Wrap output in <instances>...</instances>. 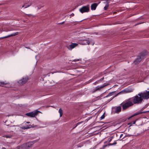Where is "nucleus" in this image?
I'll return each mask as SVG.
<instances>
[{
	"instance_id": "nucleus-27",
	"label": "nucleus",
	"mask_w": 149,
	"mask_h": 149,
	"mask_svg": "<svg viewBox=\"0 0 149 149\" xmlns=\"http://www.w3.org/2000/svg\"><path fill=\"white\" fill-rule=\"evenodd\" d=\"M105 113L101 116V117H100V120H101L102 119H103L104 118V117H105V116H104V114Z\"/></svg>"
},
{
	"instance_id": "nucleus-6",
	"label": "nucleus",
	"mask_w": 149,
	"mask_h": 149,
	"mask_svg": "<svg viewBox=\"0 0 149 149\" xmlns=\"http://www.w3.org/2000/svg\"><path fill=\"white\" fill-rule=\"evenodd\" d=\"M79 11L82 13L85 12H88L89 11V5L82 6L79 9Z\"/></svg>"
},
{
	"instance_id": "nucleus-15",
	"label": "nucleus",
	"mask_w": 149,
	"mask_h": 149,
	"mask_svg": "<svg viewBox=\"0 0 149 149\" xmlns=\"http://www.w3.org/2000/svg\"><path fill=\"white\" fill-rule=\"evenodd\" d=\"M98 4L96 3H93L91 4V10H95L96 9Z\"/></svg>"
},
{
	"instance_id": "nucleus-41",
	"label": "nucleus",
	"mask_w": 149,
	"mask_h": 149,
	"mask_svg": "<svg viewBox=\"0 0 149 149\" xmlns=\"http://www.w3.org/2000/svg\"><path fill=\"white\" fill-rule=\"evenodd\" d=\"M2 149H6V148L5 147H2Z\"/></svg>"
},
{
	"instance_id": "nucleus-29",
	"label": "nucleus",
	"mask_w": 149,
	"mask_h": 149,
	"mask_svg": "<svg viewBox=\"0 0 149 149\" xmlns=\"http://www.w3.org/2000/svg\"><path fill=\"white\" fill-rule=\"evenodd\" d=\"M81 59L80 58V59H77L74 60H73V61L75 62L76 61H81Z\"/></svg>"
},
{
	"instance_id": "nucleus-28",
	"label": "nucleus",
	"mask_w": 149,
	"mask_h": 149,
	"mask_svg": "<svg viewBox=\"0 0 149 149\" xmlns=\"http://www.w3.org/2000/svg\"><path fill=\"white\" fill-rule=\"evenodd\" d=\"M113 137H111L110 138H109L108 139V141L109 142H110L112 140Z\"/></svg>"
},
{
	"instance_id": "nucleus-11",
	"label": "nucleus",
	"mask_w": 149,
	"mask_h": 149,
	"mask_svg": "<svg viewBox=\"0 0 149 149\" xmlns=\"http://www.w3.org/2000/svg\"><path fill=\"white\" fill-rule=\"evenodd\" d=\"M149 112V111H141L140 110L139 111H138L135 113L134 114L132 115L131 116L128 118V119H130V118H131L132 117H133L134 116H135L137 115H139V114H142V113H147V112Z\"/></svg>"
},
{
	"instance_id": "nucleus-21",
	"label": "nucleus",
	"mask_w": 149,
	"mask_h": 149,
	"mask_svg": "<svg viewBox=\"0 0 149 149\" xmlns=\"http://www.w3.org/2000/svg\"><path fill=\"white\" fill-rule=\"evenodd\" d=\"M12 136L11 135H4L3 136V137H6L7 138H11Z\"/></svg>"
},
{
	"instance_id": "nucleus-44",
	"label": "nucleus",
	"mask_w": 149,
	"mask_h": 149,
	"mask_svg": "<svg viewBox=\"0 0 149 149\" xmlns=\"http://www.w3.org/2000/svg\"><path fill=\"white\" fill-rule=\"evenodd\" d=\"M135 121H134V122L133 124H135Z\"/></svg>"
},
{
	"instance_id": "nucleus-31",
	"label": "nucleus",
	"mask_w": 149,
	"mask_h": 149,
	"mask_svg": "<svg viewBox=\"0 0 149 149\" xmlns=\"http://www.w3.org/2000/svg\"><path fill=\"white\" fill-rule=\"evenodd\" d=\"M74 15V14L73 13H72V14H70V18L71 17V16H73Z\"/></svg>"
},
{
	"instance_id": "nucleus-13",
	"label": "nucleus",
	"mask_w": 149,
	"mask_h": 149,
	"mask_svg": "<svg viewBox=\"0 0 149 149\" xmlns=\"http://www.w3.org/2000/svg\"><path fill=\"white\" fill-rule=\"evenodd\" d=\"M108 84H106L105 85H102L100 86V87H99V86H98L96 87L95 88V89L93 91V93H95L98 90H100L102 88H103L105 87V86H107Z\"/></svg>"
},
{
	"instance_id": "nucleus-20",
	"label": "nucleus",
	"mask_w": 149,
	"mask_h": 149,
	"mask_svg": "<svg viewBox=\"0 0 149 149\" xmlns=\"http://www.w3.org/2000/svg\"><path fill=\"white\" fill-rule=\"evenodd\" d=\"M8 84V83L4 82H0V86H3L2 85H6Z\"/></svg>"
},
{
	"instance_id": "nucleus-26",
	"label": "nucleus",
	"mask_w": 149,
	"mask_h": 149,
	"mask_svg": "<svg viewBox=\"0 0 149 149\" xmlns=\"http://www.w3.org/2000/svg\"><path fill=\"white\" fill-rule=\"evenodd\" d=\"M26 127H27V129H29L31 127H33V126H32V125H27L26 126Z\"/></svg>"
},
{
	"instance_id": "nucleus-46",
	"label": "nucleus",
	"mask_w": 149,
	"mask_h": 149,
	"mask_svg": "<svg viewBox=\"0 0 149 149\" xmlns=\"http://www.w3.org/2000/svg\"><path fill=\"white\" fill-rule=\"evenodd\" d=\"M116 13V12H115L114 13Z\"/></svg>"
},
{
	"instance_id": "nucleus-5",
	"label": "nucleus",
	"mask_w": 149,
	"mask_h": 149,
	"mask_svg": "<svg viewBox=\"0 0 149 149\" xmlns=\"http://www.w3.org/2000/svg\"><path fill=\"white\" fill-rule=\"evenodd\" d=\"M138 95L141 96L143 99H148L149 98V91H146L145 92L139 93Z\"/></svg>"
},
{
	"instance_id": "nucleus-24",
	"label": "nucleus",
	"mask_w": 149,
	"mask_h": 149,
	"mask_svg": "<svg viewBox=\"0 0 149 149\" xmlns=\"http://www.w3.org/2000/svg\"><path fill=\"white\" fill-rule=\"evenodd\" d=\"M115 92V91H114L111 92H110L108 94V95H109V96H112L113 95V94Z\"/></svg>"
},
{
	"instance_id": "nucleus-9",
	"label": "nucleus",
	"mask_w": 149,
	"mask_h": 149,
	"mask_svg": "<svg viewBox=\"0 0 149 149\" xmlns=\"http://www.w3.org/2000/svg\"><path fill=\"white\" fill-rule=\"evenodd\" d=\"M35 142L34 141H31L24 143L22 144V147L24 149L30 148L34 143Z\"/></svg>"
},
{
	"instance_id": "nucleus-30",
	"label": "nucleus",
	"mask_w": 149,
	"mask_h": 149,
	"mask_svg": "<svg viewBox=\"0 0 149 149\" xmlns=\"http://www.w3.org/2000/svg\"><path fill=\"white\" fill-rule=\"evenodd\" d=\"M21 128L24 130L27 129V127H26L24 126L22 127H21Z\"/></svg>"
},
{
	"instance_id": "nucleus-40",
	"label": "nucleus",
	"mask_w": 149,
	"mask_h": 149,
	"mask_svg": "<svg viewBox=\"0 0 149 149\" xmlns=\"http://www.w3.org/2000/svg\"><path fill=\"white\" fill-rule=\"evenodd\" d=\"M98 122L99 123H103V122Z\"/></svg>"
},
{
	"instance_id": "nucleus-45",
	"label": "nucleus",
	"mask_w": 149,
	"mask_h": 149,
	"mask_svg": "<svg viewBox=\"0 0 149 149\" xmlns=\"http://www.w3.org/2000/svg\"><path fill=\"white\" fill-rule=\"evenodd\" d=\"M82 21V20H81V21H78V22H81V21Z\"/></svg>"
},
{
	"instance_id": "nucleus-43",
	"label": "nucleus",
	"mask_w": 149,
	"mask_h": 149,
	"mask_svg": "<svg viewBox=\"0 0 149 149\" xmlns=\"http://www.w3.org/2000/svg\"><path fill=\"white\" fill-rule=\"evenodd\" d=\"M25 48H27V49H30V48H29L28 47H25Z\"/></svg>"
},
{
	"instance_id": "nucleus-14",
	"label": "nucleus",
	"mask_w": 149,
	"mask_h": 149,
	"mask_svg": "<svg viewBox=\"0 0 149 149\" xmlns=\"http://www.w3.org/2000/svg\"><path fill=\"white\" fill-rule=\"evenodd\" d=\"M19 32H16L15 33H13L10 35H8V36H5V37H2V38H8V37H11V36H16V35H18L19 34Z\"/></svg>"
},
{
	"instance_id": "nucleus-16",
	"label": "nucleus",
	"mask_w": 149,
	"mask_h": 149,
	"mask_svg": "<svg viewBox=\"0 0 149 149\" xmlns=\"http://www.w3.org/2000/svg\"><path fill=\"white\" fill-rule=\"evenodd\" d=\"M121 111V107L120 106H118L115 108V113H118Z\"/></svg>"
},
{
	"instance_id": "nucleus-10",
	"label": "nucleus",
	"mask_w": 149,
	"mask_h": 149,
	"mask_svg": "<svg viewBox=\"0 0 149 149\" xmlns=\"http://www.w3.org/2000/svg\"><path fill=\"white\" fill-rule=\"evenodd\" d=\"M78 43L81 45H89L90 43L89 41L87 40H78Z\"/></svg>"
},
{
	"instance_id": "nucleus-1",
	"label": "nucleus",
	"mask_w": 149,
	"mask_h": 149,
	"mask_svg": "<svg viewBox=\"0 0 149 149\" xmlns=\"http://www.w3.org/2000/svg\"><path fill=\"white\" fill-rule=\"evenodd\" d=\"M143 99L141 96H139L138 95L130 98V100H132L133 105L134 104H141L143 101Z\"/></svg>"
},
{
	"instance_id": "nucleus-36",
	"label": "nucleus",
	"mask_w": 149,
	"mask_h": 149,
	"mask_svg": "<svg viewBox=\"0 0 149 149\" xmlns=\"http://www.w3.org/2000/svg\"><path fill=\"white\" fill-rule=\"evenodd\" d=\"M64 22H63L61 23H58V24H63L64 23Z\"/></svg>"
},
{
	"instance_id": "nucleus-35",
	"label": "nucleus",
	"mask_w": 149,
	"mask_h": 149,
	"mask_svg": "<svg viewBox=\"0 0 149 149\" xmlns=\"http://www.w3.org/2000/svg\"><path fill=\"white\" fill-rule=\"evenodd\" d=\"M28 15L29 17H30L31 16H33V15L31 14H28Z\"/></svg>"
},
{
	"instance_id": "nucleus-3",
	"label": "nucleus",
	"mask_w": 149,
	"mask_h": 149,
	"mask_svg": "<svg viewBox=\"0 0 149 149\" xmlns=\"http://www.w3.org/2000/svg\"><path fill=\"white\" fill-rule=\"evenodd\" d=\"M133 105V103L132 100H130V99L128 100L124 104H122V107L123 110H125L128 107L132 106Z\"/></svg>"
},
{
	"instance_id": "nucleus-32",
	"label": "nucleus",
	"mask_w": 149,
	"mask_h": 149,
	"mask_svg": "<svg viewBox=\"0 0 149 149\" xmlns=\"http://www.w3.org/2000/svg\"><path fill=\"white\" fill-rule=\"evenodd\" d=\"M104 79V77H103V78H101L100 80H98V81H102Z\"/></svg>"
},
{
	"instance_id": "nucleus-8",
	"label": "nucleus",
	"mask_w": 149,
	"mask_h": 149,
	"mask_svg": "<svg viewBox=\"0 0 149 149\" xmlns=\"http://www.w3.org/2000/svg\"><path fill=\"white\" fill-rule=\"evenodd\" d=\"M133 91V89L131 88H126L125 89L121 91L120 92L118 93H117L115 97H116L119 94L121 93H129L132 92Z\"/></svg>"
},
{
	"instance_id": "nucleus-47",
	"label": "nucleus",
	"mask_w": 149,
	"mask_h": 149,
	"mask_svg": "<svg viewBox=\"0 0 149 149\" xmlns=\"http://www.w3.org/2000/svg\"><path fill=\"white\" fill-rule=\"evenodd\" d=\"M100 149H103V148H100Z\"/></svg>"
},
{
	"instance_id": "nucleus-50",
	"label": "nucleus",
	"mask_w": 149,
	"mask_h": 149,
	"mask_svg": "<svg viewBox=\"0 0 149 149\" xmlns=\"http://www.w3.org/2000/svg\"><path fill=\"white\" fill-rule=\"evenodd\" d=\"M148 90H149V89H148Z\"/></svg>"
},
{
	"instance_id": "nucleus-23",
	"label": "nucleus",
	"mask_w": 149,
	"mask_h": 149,
	"mask_svg": "<svg viewBox=\"0 0 149 149\" xmlns=\"http://www.w3.org/2000/svg\"><path fill=\"white\" fill-rule=\"evenodd\" d=\"M82 123V122H80L79 123H77L74 126V127H73V128H72V129L75 128H76L78 125H79L80 123Z\"/></svg>"
},
{
	"instance_id": "nucleus-4",
	"label": "nucleus",
	"mask_w": 149,
	"mask_h": 149,
	"mask_svg": "<svg viewBox=\"0 0 149 149\" xmlns=\"http://www.w3.org/2000/svg\"><path fill=\"white\" fill-rule=\"evenodd\" d=\"M29 79V78L28 76L23 77L17 82L18 85L19 86L23 85L27 82Z\"/></svg>"
},
{
	"instance_id": "nucleus-22",
	"label": "nucleus",
	"mask_w": 149,
	"mask_h": 149,
	"mask_svg": "<svg viewBox=\"0 0 149 149\" xmlns=\"http://www.w3.org/2000/svg\"><path fill=\"white\" fill-rule=\"evenodd\" d=\"M22 144L19 146H18L16 147L17 149H24V148H23V147H22Z\"/></svg>"
},
{
	"instance_id": "nucleus-25",
	"label": "nucleus",
	"mask_w": 149,
	"mask_h": 149,
	"mask_svg": "<svg viewBox=\"0 0 149 149\" xmlns=\"http://www.w3.org/2000/svg\"><path fill=\"white\" fill-rule=\"evenodd\" d=\"M109 6V5L107 3V5H106L104 7V10H107V9L108 8Z\"/></svg>"
},
{
	"instance_id": "nucleus-17",
	"label": "nucleus",
	"mask_w": 149,
	"mask_h": 149,
	"mask_svg": "<svg viewBox=\"0 0 149 149\" xmlns=\"http://www.w3.org/2000/svg\"><path fill=\"white\" fill-rule=\"evenodd\" d=\"M116 144H117V142H116L115 141V142H113L112 143H109L107 145H104L103 146V149H104V148L105 147H107L108 146H113V145H115Z\"/></svg>"
},
{
	"instance_id": "nucleus-34",
	"label": "nucleus",
	"mask_w": 149,
	"mask_h": 149,
	"mask_svg": "<svg viewBox=\"0 0 149 149\" xmlns=\"http://www.w3.org/2000/svg\"><path fill=\"white\" fill-rule=\"evenodd\" d=\"M42 6H38V8L39 9H40L41 7H42Z\"/></svg>"
},
{
	"instance_id": "nucleus-37",
	"label": "nucleus",
	"mask_w": 149,
	"mask_h": 149,
	"mask_svg": "<svg viewBox=\"0 0 149 149\" xmlns=\"http://www.w3.org/2000/svg\"><path fill=\"white\" fill-rule=\"evenodd\" d=\"M100 81H98H98H96V82L95 83V84H98V82H100Z\"/></svg>"
},
{
	"instance_id": "nucleus-7",
	"label": "nucleus",
	"mask_w": 149,
	"mask_h": 149,
	"mask_svg": "<svg viewBox=\"0 0 149 149\" xmlns=\"http://www.w3.org/2000/svg\"><path fill=\"white\" fill-rule=\"evenodd\" d=\"M40 111L37 110H36L30 112L25 114V115L27 116L31 117H35L37 115L38 112Z\"/></svg>"
},
{
	"instance_id": "nucleus-12",
	"label": "nucleus",
	"mask_w": 149,
	"mask_h": 149,
	"mask_svg": "<svg viewBox=\"0 0 149 149\" xmlns=\"http://www.w3.org/2000/svg\"><path fill=\"white\" fill-rule=\"evenodd\" d=\"M78 45V44L77 43L71 42V44L68 47V48L69 49H72L77 46Z\"/></svg>"
},
{
	"instance_id": "nucleus-39",
	"label": "nucleus",
	"mask_w": 149,
	"mask_h": 149,
	"mask_svg": "<svg viewBox=\"0 0 149 149\" xmlns=\"http://www.w3.org/2000/svg\"><path fill=\"white\" fill-rule=\"evenodd\" d=\"M26 123L27 124H29L30 123V122H26Z\"/></svg>"
},
{
	"instance_id": "nucleus-2",
	"label": "nucleus",
	"mask_w": 149,
	"mask_h": 149,
	"mask_svg": "<svg viewBox=\"0 0 149 149\" xmlns=\"http://www.w3.org/2000/svg\"><path fill=\"white\" fill-rule=\"evenodd\" d=\"M146 51H144L142 53L140 56H138L135 60L134 61L133 63L136 65L138 64L143 58L144 56L147 54Z\"/></svg>"
},
{
	"instance_id": "nucleus-19",
	"label": "nucleus",
	"mask_w": 149,
	"mask_h": 149,
	"mask_svg": "<svg viewBox=\"0 0 149 149\" xmlns=\"http://www.w3.org/2000/svg\"><path fill=\"white\" fill-rule=\"evenodd\" d=\"M58 112L60 113V117H61L63 114V111L62 109L61 108H60Z\"/></svg>"
},
{
	"instance_id": "nucleus-49",
	"label": "nucleus",
	"mask_w": 149,
	"mask_h": 149,
	"mask_svg": "<svg viewBox=\"0 0 149 149\" xmlns=\"http://www.w3.org/2000/svg\"><path fill=\"white\" fill-rule=\"evenodd\" d=\"M5 87H7V86H5Z\"/></svg>"
},
{
	"instance_id": "nucleus-33",
	"label": "nucleus",
	"mask_w": 149,
	"mask_h": 149,
	"mask_svg": "<svg viewBox=\"0 0 149 149\" xmlns=\"http://www.w3.org/2000/svg\"><path fill=\"white\" fill-rule=\"evenodd\" d=\"M123 134H121L120 136V138H122L123 137Z\"/></svg>"
},
{
	"instance_id": "nucleus-48",
	"label": "nucleus",
	"mask_w": 149,
	"mask_h": 149,
	"mask_svg": "<svg viewBox=\"0 0 149 149\" xmlns=\"http://www.w3.org/2000/svg\"><path fill=\"white\" fill-rule=\"evenodd\" d=\"M51 107H53V106H51ZM53 107L54 108V107Z\"/></svg>"
},
{
	"instance_id": "nucleus-18",
	"label": "nucleus",
	"mask_w": 149,
	"mask_h": 149,
	"mask_svg": "<svg viewBox=\"0 0 149 149\" xmlns=\"http://www.w3.org/2000/svg\"><path fill=\"white\" fill-rule=\"evenodd\" d=\"M32 5V3H30L29 4H27V3H26L25 4H24L23 6H22V7H24L25 8H26L27 7H28L31 6Z\"/></svg>"
},
{
	"instance_id": "nucleus-38",
	"label": "nucleus",
	"mask_w": 149,
	"mask_h": 149,
	"mask_svg": "<svg viewBox=\"0 0 149 149\" xmlns=\"http://www.w3.org/2000/svg\"><path fill=\"white\" fill-rule=\"evenodd\" d=\"M109 95H108H108H107L106 97H109Z\"/></svg>"
},
{
	"instance_id": "nucleus-42",
	"label": "nucleus",
	"mask_w": 149,
	"mask_h": 149,
	"mask_svg": "<svg viewBox=\"0 0 149 149\" xmlns=\"http://www.w3.org/2000/svg\"><path fill=\"white\" fill-rule=\"evenodd\" d=\"M125 137V136H124V137L122 138V139H124V138Z\"/></svg>"
}]
</instances>
